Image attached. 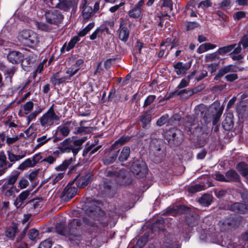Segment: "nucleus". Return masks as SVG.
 Returning a JSON list of instances; mask_svg holds the SVG:
<instances>
[{"label": "nucleus", "instance_id": "35", "mask_svg": "<svg viewBox=\"0 0 248 248\" xmlns=\"http://www.w3.org/2000/svg\"><path fill=\"white\" fill-rule=\"evenodd\" d=\"M51 137H47L46 134L37 138L36 139L37 144L35 145V148L37 149L42 147L47 143L51 140Z\"/></svg>", "mask_w": 248, "mask_h": 248}, {"label": "nucleus", "instance_id": "60", "mask_svg": "<svg viewBox=\"0 0 248 248\" xmlns=\"http://www.w3.org/2000/svg\"><path fill=\"white\" fill-rule=\"evenodd\" d=\"M89 131L90 128L89 127L80 126L77 128V130L75 132V133L76 134L82 133H87Z\"/></svg>", "mask_w": 248, "mask_h": 248}, {"label": "nucleus", "instance_id": "40", "mask_svg": "<svg viewBox=\"0 0 248 248\" xmlns=\"http://www.w3.org/2000/svg\"><path fill=\"white\" fill-rule=\"evenodd\" d=\"M170 123L169 115L168 114L162 116L156 121V125L159 126H161L165 124L168 126L170 125Z\"/></svg>", "mask_w": 248, "mask_h": 248}, {"label": "nucleus", "instance_id": "33", "mask_svg": "<svg viewBox=\"0 0 248 248\" xmlns=\"http://www.w3.org/2000/svg\"><path fill=\"white\" fill-rule=\"evenodd\" d=\"M236 168L241 175L248 178V166L244 162H241L237 164Z\"/></svg>", "mask_w": 248, "mask_h": 248}, {"label": "nucleus", "instance_id": "55", "mask_svg": "<svg viewBox=\"0 0 248 248\" xmlns=\"http://www.w3.org/2000/svg\"><path fill=\"white\" fill-rule=\"evenodd\" d=\"M52 241L50 239H46L42 242L38 248H51Z\"/></svg>", "mask_w": 248, "mask_h": 248}, {"label": "nucleus", "instance_id": "36", "mask_svg": "<svg viewBox=\"0 0 248 248\" xmlns=\"http://www.w3.org/2000/svg\"><path fill=\"white\" fill-rule=\"evenodd\" d=\"M233 123L231 116L226 117L222 123V126L226 130H229L233 127Z\"/></svg>", "mask_w": 248, "mask_h": 248}, {"label": "nucleus", "instance_id": "52", "mask_svg": "<svg viewBox=\"0 0 248 248\" xmlns=\"http://www.w3.org/2000/svg\"><path fill=\"white\" fill-rule=\"evenodd\" d=\"M38 235L39 232L38 230L35 229L30 230L28 234L29 238L32 241H35L38 238Z\"/></svg>", "mask_w": 248, "mask_h": 248}, {"label": "nucleus", "instance_id": "32", "mask_svg": "<svg viewBox=\"0 0 248 248\" xmlns=\"http://www.w3.org/2000/svg\"><path fill=\"white\" fill-rule=\"evenodd\" d=\"M212 201V196L209 194H206L202 195L199 200L200 203L203 206H209Z\"/></svg>", "mask_w": 248, "mask_h": 248}, {"label": "nucleus", "instance_id": "39", "mask_svg": "<svg viewBox=\"0 0 248 248\" xmlns=\"http://www.w3.org/2000/svg\"><path fill=\"white\" fill-rule=\"evenodd\" d=\"M58 74V73H56L50 78V82L54 85L62 84L65 82L67 80V78H66L65 77L60 78H57Z\"/></svg>", "mask_w": 248, "mask_h": 248}, {"label": "nucleus", "instance_id": "18", "mask_svg": "<svg viewBox=\"0 0 248 248\" xmlns=\"http://www.w3.org/2000/svg\"><path fill=\"white\" fill-rule=\"evenodd\" d=\"M30 192L28 190L22 191L16 198L14 202V205L16 208H20L22 206L24 202L28 197Z\"/></svg>", "mask_w": 248, "mask_h": 248}, {"label": "nucleus", "instance_id": "62", "mask_svg": "<svg viewBox=\"0 0 248 248\" xmlns=\"http://www.w3.org/2000/svg\"><path fill=\"white\" fill-rule=\"evenodd\" d=\"M19 137L18 136H16L14 137H7L6 139V142L7 143L8 145H10L12 144H13L15 143L16 141H17L19 139Z\"/></svg>", "mask_w": 248, "mask_h": 248}, {"label": "nucleus", "instance_id": "6", "mask_svg": "<svg viewBox=\"0 0 248 248\" xmlns=\"http://www.w3.org/2000/svg\"><path fill=\"white\" fill-rule=\"evenodd\" d=\"M82 221L77 218L72 219L70 221L68 224V237L70 239L72 237H77L80 235L81 233V226Z\"/></svg>", "mask_w": 248, "mask_h": 248}, {"label": "nucleus", "instance_id": "12", "mask_svg": "<svg viewBox=\"0 0 248 248\" xmlns=\"http://www.w3.org/2000/svg\"><path fill=\"white\" fill-rule=\"evenodd\" d=\"M145 0H140L135 6L129 11L128 15L130 17L138 18L142 15V7L143 6Z\"/></svg>", "mask_w": 248, "mask_h": 248}, {"label": "nucleus", "instance_id": "61", "mask_svg": "<svg viewBox=\"0 0 248 248\" xmlns=\"http://www.w3.org/2000/svg\"><path fill=\"white\" fill-rule=\"evenodd\" d=\"M28 181L27 179L23 178L21 179L18 182L19 186L21 189H24L26 188L28 186Z\"/></svg>", "mask_w": 248, "mask_h": 248}, {"label": "nucleus", "instance_id": "20", "mask_svg": "<svg viewBox=\"0 0 248 248\" xmlns=\"http://www.w3.org/2000/svg\"><path fill=\"white\" fill-rule=\"evenodd\" d=\"M138 118L142 123V127L143 128H146L151 122L152 116L148 112L146 111L140 115Z\"/></svg>", "mask_w": 248, "mask_h": 248}, {"label": "nucleus", "instance_id": "38", "mask_svg": "<svg viewBox=\"0 0 248 248\" xmlns=\"http://www.w3.org/2000/svg\"><path fill=\"white\" fill-rule=\"evenodd\" d=\"M73 160L72 158L65 160L62 163L55 168V170L57 171H64L72 163Z\"/></svg>", "mask_w": 248, "mask_h": 248}, {"label": "nucleus", "instance_id": "59", "mask_svg": "<svg viewBox=\"0 0 248 248\" xmlns=\"http://www.w3.org/2000/svg\"><path fill=\"white\" fill-rule=\"evenodd\" d=\"M238 76L236 74H228L225 77V78L227 81L233 82L238 78Z\"/></svg>", "mask_w": 248, "mask_h": 248}, {"label": "nucleus", "instance_id": "34", "mask_svg": "<svg viewBox=\"0 0 248 248\" xmlns=\"http://www.w3.org/2000/svg\"><path fill=\"white\" fill-rule=\"evenodd\" d=\"M118 152L119 150L104 157L103 159L104 164L108 165L113 163L118 156Z\"/></svg>", "mask_w": 248, "mask_h": 248}, {"label": "nucleus", "instance_id": "64", "mask_svg": "<svg viewBox=\"0 0 248 248\" xmlns=\"http://www.w3.org/2000/svg\"><path fill=\"white\" fill-rule=\"evenodd\" d=\"M42 159V156L41 155V153L35 154L32 158V160L33 163H34L35 165Z\"/></svg>", "mask_w": 248, "mask_h": 248}, {"label": "nucleus", "instance_id": "29", "mask_svg": "<svg viewBox=\"0 0 248 248\" xmlns=\"http://www.w3.org/2000/svg\"><path fill=\"white\" fill-rule=\"evenodd\" d=\"M130 153V148L128 146L124 147L122 149L120 153V155L118 157L119 160L122 162L126 161L129 156Z\"/></svg>", "mask_w": 248, "mask_h": 248}, {"label": "nucleus", "instance_id": "28", "mask_svg": "<svg viewBox=\"0 0 248 248\" xmlns=\"http://www.w3.org/2000/svg\"><path fill=\"white\" fill-rule=\"evenodd\" d=\"M199 221V217L197 214L188 215L186 218V221L187 225L190 227H194L198 225Z\"/></svg>", "mask_w": 248, "mask_h": 248}, {"label": "nucleus", "instance_id": "24", "mask_svg": "<svg viewBox=\"0 0 248 248\" xmlns=\"http://www.w3.org/2000/svg\"><path fill=\"white\" fill-rule=\"evenodd\" d=\"M78 36H74L71 40L68 42L67 44L65 43L61 48V51L63 52L64 50L66 51H69L70 49L73 48L75 45L79 41Z\"/></svg>", "mask_w": 248, "mask_h": 248}, {"label": "nucleus", "instance_id": "46", "mask_svg": "<svg viewBox=\"0 0 248 248\" xmlns=\"http://www.w3.org/2000/svg\"><path fill=\"white\" fill-rule=\"evenodd\" d=\"M43 111V108H39L35 110L29 114L27 116V119L28 121V124H29L31 122L34 120L40 113Z\"/></svg>", "mask_w": 248, "mask_h": 248}, {"label": "nucleus", "instance_id": "48", "mask_svg": "<svg viewBox=\"0 0 248 248\" xmlns=\"http://www.w3.org/2000/svg\"><path fill=\"white\" fill-rule=\"evenodd\" d=\"M195 73V72H193V73H192V74L190 75H188L187 76V77H186L187 79H186V78L183 79L181 81L180 84L178 85V88L180 89V88H183L185 87L186 86H187L190 79L191 78H192L194 76Z\"/></svg>", "mask_w": 248, "mask_h": 248}, {"label": "nucleus", "instance_id": "47", "mask_svg": "<svg viewBox=\"0 0 248 248\" xmlns=\"http://www.w3.org/2000/svg\"><path fill=\"white\" fill-rule=\"evenodd\" d=\"M79 70V68H75L73 67L67 68L65 71V73L68 75L67 77H65L67 78V80H70L71 77L74 76Z\"/></svg>", "mask_w": 248, "mask_h": 248}, {"label": "nucleus", "instance_id": "51", "mask_svg": "<svg viewBox=\"0 0 248 248\" xmlns=\"http://www.w3.org/2000/svg\"><path fill=\"white\" fill-rule=\"evenodd\" d=\"M36 26L37 28L42 31H47L50 30L49 26L45 23L41 22H36Z\"/></svg>", "mask_w": 248, "mask_h": 248}, {"label": "nucleus", "instance_id": "13", "mask_svg": "<svg viewBox=\"0 0 248 248\" xmlns=\"http://www.w3.org/2000/svg\"><path fill=\"white\" fill-rule=\"evenodd\" d=\"M91 178V175L90 173H86L77 176L74 180L76 181L77 187L80 188L84 187L88 185Z\"/></svg>", "mask_w": 248, "mask_h": 248}, {"label": "nucleus", "instance_id": "14", "mask_svg": "<svg viewBox=\"0 0 248 248\" xmlns=\"http://www.w3.org/2000/svg\"><path fill=\"white\" fill-rule=\"evenodd\" d=\"M7 59L9 62L13 64H17L23 62L24 55L19 51H10L7 55Z\"/></svg>", "mask_w": 248, "mask_h": 248}, {"label": "nucleus", "instance_id": "30", "mask_svg": "<svg viewBox=\"0 0 248 248\" xmlns=\"http://www.w3.org/2000/svg\"><path fill=\"white\" fill-rule=\"evenodd\" d=\"M60 152L59 150H56L48 156L44 158L42 160V161L47 162L49 164H53L56 160V158L59 157Z\"/></svg>", "mask_w": 248, "mask_h": 248}, {"label": "nucleus", "instance_id": "1", "mask_svg": "<svg viewBox=\"0 0 248 248\" xmlns=\"http://www.w3.org/2000/svg\"><path fill=\"white\" fill-rule=\"evenodd\" d=\"M18 38L24 46L31 48L37 46L40 42L39 35L34 31L26 30L19 32Z\"/></svg>", "mask_w": 248, "mask_h": 248}, {"label": "nucleus", "instance_id": "4", "mask_svg": "<svg viewBox=\"0 0 248 248\" xmlns=\"http://www.w3.org/2000/svg\"><path fill=\"white\" fill-rule=\"evenodd\" d=\"M240 217L236 215H230L219 223L221 231L232 230L237 228L240 222Z\"/></svg>", "mask_w": 248, "mask_h": 248}, {"label": "nucleus", "instance_id": "3", "mask_svg": "<svg viewBox=\"0 0 248 248\" xmlns=\"http://www.w3.org/2000/svg\"><path fill=\"white\" fill-rule=\"evenodd\" d=\"M19 174L20 172L17 170L12 172L7 180L0 187L1 191L6 196L14 197L15 191H16V192L19 191V190L16 189L14 185L17 181Z\"/></svg>", "mask_w": 248, "mask_h": 248}, {"label": "nucleus", "instance_id": "23", "mask_svg": "<svg viewBox=\"0 0 248 248\" xmlns=\"http://www.w3.org/2000/svg\"><path fill=\"white\" fill-rule=\"evenodd\" d=\"M101 147L102 145H100L96 147H94V145L92 144L84 149L83 155L84 156L88 155L90 157L91 155L97 152Z\"/></svg>", "mask_w": 248, "mask_h": 248}, {"label": "nucleus", "instance_id": "63", "mask_svg": "<svg viewBox=\"0 0 248 248\" xmlns=\"http://www.w3.org/2000/svg\"><path fill=\"white\" fill-rule=\"evenodd\" d=\"M199 26V24L196 22H188L187 23L186 28L187 30L194 29Z\"/></svg>", "mask_w": 248, "mask_h": 248}, {"label": "nucleus", "instance_id": "26", "mask_svg": "<svg viewBox=\"0 0 248 248\" xmlns=\"http://www.w3.org/2000/svg\"><path fill=\"white\" fill-rule=\"evenodd\" d=\"M172 140L173 144L177 146L179 145L183 140V135L181 131L176 129L174 132H172Z\"/></svg>", "mask_w": 248, "mask_h": 248}, {"label": "nucleus", "instance_id": "27", "mask_svg": "<svg viewBox=\"0 0 248 248\" xmlns=\"http://www.w3.org/2000/svg\"><path fill=\"white\" fill-rule=\"evenodd\" d=\"M26 151H21V154L19 155H16L12 153L11 151H7V155L8 159L12 162L18 161L20 159L24 158L26 155Z\"/></svg>", "mask_w": 248, "mask_h": 248}, {"label": "nucleus", "instance_id": "7", "mask_svg": "<svg viewBox=\"0 0 248 248\" xmlns=\"http://www.w3.org/2000/svg\"><path fill=\"white\" fill-rule=\"evenodd\" d=\"M45 17L47 23L51 24H58L62 22L63 16L56 10H51L45 12Z\"/></svg>", "mask_w": 248, "mask_h": 248}, {"label": "nucleus", "instance_id": "17", "mask_svg": "<svg viewBox=\"0 0 248 248\" xmlns=\"http://www.w3.org/2000/svg\"><path fill=\"white\" fill-rule=\"evenodd\" d=\"M236 72H237V68L235 66L229 65L224 66L219 70L217 75L215 77V79L218 80L219 78L228 73Z\"/></svg>", "mask_w": 248, "mask_h": 248}, {"label": "nucleus", "instance_id": "53", "mask_svg": "<svg viewBox=\"0 0 248 248\" xmlns=\"http://www.w3.org/2000/svg\"><path fill=\"white\" fill-rule=\"evenodd\" d=\"M7 165L6 157L3 152H0V168H4Z\"/></svg>", "mask_w": 248, "mask_h": 248}, {"label": "nucleus", "instance_id": "21", "mask_svg": "<svg viewBox=\"0 0 248 248\" xmlns=\"http://www.w3.org/2000/svg\"><path fill=\"white\" fill-rule=\"evenodd\" d=\"M109 29L105 26L102 25L100 27L97 28L90 36V39L92 40L95 39L97 37H100L102 34L103 32H106L108 33Z\"/></svg>", "mask_w": 248, "mask_h": 248}, {"label": "nucleus", "instance_id": "16", "mask_svg": "<svg viewBox=\"0 0 248 248\" xmlns=\"http://www.w3.org/2000/svg\"><path fill=\"white\" fill-rule=\"evenodd\" d=\"M119 39L124 42L127 41L129 36V30L128 28L123 24L122 22L118 29Z\"/></svg>", "mask_w": 248, "mask_h": 248}, {"label": "nucleus", "instance_id": "57", "mask_svg": "<svg viewBox=\"0 0 248 248\" xmlns=\"http://www.w3.org/2000/svg\"><path fill=\"white\" fill-rule=\"evenodd\" d=\"M166 222V220L164 218H160L156 220L155 223L154 224L155 227H158L159 230H163V226Z\"/></svg>", "mask_w": 248, "mask_h": 248}, {"label": "nucleus", "instance_id": "8", "mask_svg": "<svg viewBox=\"0 0 248 248\" xmlns=\"http://www.w3.org/2000/svg\"><path fill=\"white\" fill-rule=\"evenodd\" d=\"M78 189L72 184H68L64 188L61 194V199L64 202H68L77 194Z\"/></svg>", "mask_w": 248, "mask_h": 248}, {"label": "nucleus", "instance_id": "44", "mask_svg": "<svg viewBox=\"0 0 248 248\" xmlns=\"http://www.w3.org/2000/svg\"><path fill=\"white\" fill-rule=\"evenodd\" d=\"M236 46V44H232L227 46L219 48L217 49V53L220 55L226 53L231 51Z\"/></svg>", "mask_w": 248, "mask_h": 248}, {"label": "nucleus", "instance_id": "50", "mask_svg": "<svg viewBox=\"0 0 248 248\" xmlns=\"http://www.w3.org/2000/svg\"><path fill=\"white\" fill-rule=\"evenodd\" d=\"M219 53H217V50L213 53L208 54L205 56V61L206 62H211L215 61L219 58Z\"/></svg>", "mask_w": 248, "mask_h": 248}, {"label": "nucleus", "instance_id": "22", "mask_svg": "<svg viewBox=\"0 0 248 248\" xmlns=\"http://www.w3.org/2000/svg\"><path fill=\"white\" fill-rule=\"evenodd\" d=\"M175 71L177 75L184 74L190 68V65L187 64H184L181 62H178L174 66Z\"/></svg>", "mask_w": 248, "mask_h": 248}, {"label": "nucleus", "instance_id": "15", "mask_svg": "<svg viewBox=\"0 0 248 248\" xmlns=\"http://www.w3.org/2000/svg\"><path fill=\"white\" fill-rule=\"evenodd\" d=\"M242 198L245 203L244 204L240 203H235L232 205V208L233 210L237 209L238 212H244L243 208L248 211V192H243L241 195Z\"/></svg>", "mask_w": 248, "mask_h": 248}, {"label": "nucleus", "instance_id": "25", "mask_svg": "<svg viewBox=\"0 0 248 248\" xmlns=\"http://www.w3.org/2000/svg\"><path fill=\"white\" fill-rule=\"evenodd\" d=\"M17 232V226L16 224L8 227L5 231V235L10 239H13Z\"/></svg>", "mask_w": 248, "mask_h": 248}, {"label": "nucleus", "instance_id": "9", "mask_svg": "<svg viewBox=\"0 0 248 248\" xmlns=\"http://www.w3.org/2000/svg\"><path fill=\"white\" fill-rule=\"evenodd\" d=\"M58 148L60 153L69 152L72 151L74 155L78 153V149L75 148L72 144V139L70 138H67L61 142Z\"/></svg>", "mask_w": 248, "mask_h": 248}, {"label": "nucleus", "instance_id": "2", "mask_svg": "<svg viewBox=\"0 0 248 248\" xmlns=\"http://www.w3.org/2000/svg\"><path fill=\"white\" fill-rule=\"evenodd\" d=\"M60 120V117L55 113L53 105L39 118L38 121L42 127L48 129L54 124H58Z\"/></svg>", "mask_w": 248, "mask_h": 248}, {"label": "nucleus", "instance_id": "49", "mask_svg": "<svg viewBox=\"0 0 248 248\" xmlns=\"http://www.w3.org/2000/svg\"><path fill=\"white\" fill-rule=\"evenodd\" d=\"M33 103L32 101H28L23 107L24 113L26 115L29 114L32 110L33 108Z\"/></svg>", "mask_w": 248, "mask_h": 248}, {"label": "nucleus", "instance_id": "58", "mask_svg": "<svg viewBox=\"0 0 248 248\" xmlns=\"http://www.w3.org/2000/svg\"><path fill=\"white\" fill-rule=\"evenodd\" d=\"M239 45H241L243 48L248 47V35H244L240 40Z\"/></svg>", "mask_w": 248, "mask_h": 248}, {"label": "nucleus", "instance_id": "19", "mask_svg": "<svg viewBox=\"0 0 248 248\" xmlns=\"http://www.w3.org/2000/svg\"><path fill=\"white\" fill-rule=\"evenodd\" d=\"M225 175L227 182H239L240 181V177L235 170H229L226 172Z\"/></svg>", "mask_w": 248, "mask_h": 248}, {"label": "nucleus", "instance_id": "11", "mask_svg": "<svg viewBox=\"0 0 248 248\" xmlns=\"http://www.w3.org/2000/svg\"><path fill=\"white\" fill-rule=\"evenodd\" d=\"M209 111L212 113L213 118V124L216 125L219 120L220 117L222 113L223 109L220 107L219 103H214L210 107Z\"/></svg>", "mask_w": 248, "mask_h": 248}, {"label": "nucleus", "instance_id": "10", "mask_svg": "<svg viewBox=\"0 0 248 248\" xmlns=\"http://www.w3.org/2000/svg\"><path fill=\"white\" fill-rule=\"evenodd\" d=\"M76 125L77 123L75 121H67L63 125L59 126L57 130L59 135L65 137L69 135L70 131Z\"/></svg>", "mask_w": 248, "mask_h": 248}, {"label": "nucleus", "instance_id": "37", "mask_svg": "<svg viewBox=\"0 0 248 248\" xmlns=\"http://www.w3.org/2000/svg\"><path fill=\"white\" fill-rule=\"evenodd\" d=\"M113 175L116 177L115 181L117 184L122 185L124 183L123 180L125 178L124 171L121 170L119 172L115 171Z\"/></svg>", "mask_w": 248, "mask_h": 248}, {"label": "nucleus", "instance_id": "5", "mask_svg": "<svg viewBox=\"0 0 248 248\" xmlns=\"http://www.w3.org/2000/svg\"><path fill=\"white\" fill-rule=\"evenodd\" d=\"M131 172L137 177H143L148 171L146 163L140 159H134L130 167Z\"/></svg>", "mask_w": 248, "mask_h": 248}, {"label": "nucleus", "instance_id": "43", "mask_svg": "<svg viewBox=\"0 0 248 248\" xmlns=\"http://www.w3.org/2000/svg\"><path fill=\"white\" fill-rule=\"evenodd\" d=\"M130 139V137L127 136V137H122L120 138H119L118 140H117L116 141H115V142L112 144L111 146L112 149H116L117 147L116 146L117 145H120V146L124 144L125 142L129 140Z\"/></svg>", "mask_w": 248, "mask_h": 248}, {"label": "nucleus", "instance_id": "31", "mask_svg": "<svg viewBox=\"0 0 248 248\" xmlns=\"http://www.w3.org/2000/svg\"><path fill=\"white\" fill-rule=\"evenodd\" d=\"M65 223L60 222L56 225V231L60 234L68 237V229L65 228Z\"/></svg>", "mask_w": 248, "mask_h": 248}, {"label": "nucleus", "instance_id": "42", "mask_svg": "<svg viewBox=\"0 0 248 248\" xmlns=\"http://www.w3.org/2000/svg\"><path fill=\"white\" fill-rule=\"evenodd\" d=\"M93 12V9L92 7L88 6H85L82 11V16L85 20H88L91 16Z\"/></svg>", "mask_w": 248, "mask_h": 248}, {"label": "nucleus", "instance_id": "41", "mask_svg": "<svg viewBox=\"0 0 248 248\" xmlns=\"http://www.w3.org/2000/svg\"><path fill=\"white\" fill-rule=\"evenodd\" d=\"M34 166H35V165L32 160L30 158H27L19 165L18 169L23 170L27 168L33 167Z\"/></svg>", "mask_w": 248, "mask_h": 248}, {"label": "nucleus", "instance_id": "45", "mask_svg": "<svg viewBox=\"0 0 248 248\" xmlns=\"http://www.w3.org/2000/svg\"><path fill=\"white\" fill-rule=\"evenodd\" d=\"M204 186L200 184H196L189 186L188 191L190 193H194L204 190Z\"/></svg>", "mask_w": 248, "mask_h": 248}, {"label": "nucleus", "instance_id": "56", "mask_svg": "<svg viewBox=\"0 0 248 248\" xmlns=\"http://www.w3.org/2000/svg\"><path fill=\"white\" fill-rule=\"evenodd\" d=\"M64 173H59L52 177V184L55 185L58 183L64 176Z\"/></svg>", "mask_w": 248, "mask_h": 248}, {"label": "nucleus", "instance_id": "54", "mask_svg": "<svg viewBox=\"0 0 248 248\" xmlns=\"http://www.w3.org/2000/svg\"><path fill=\"white\" fill-rule=\"evenodd\" d=\"M156 96L154 95H149L145 100L144 104L143 106V108H145L147 107L148 106L151 104L152 102L155 100V99Z\"/></svg>", "mask_w": 248, "mask_h": 248}]
</instances>
